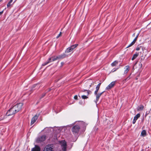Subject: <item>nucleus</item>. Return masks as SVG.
I'll use <instances>...</instances> for the list:
<instances>
[{"label":"nucleus","mask_w":151,"mask_h":151,"mask_svg":"<svg viewBox=\"0 0 151 151\" xmlns=\"http://www.w3.org/2000/svg\"><path fill=\"white\" fill-rule=\"evenodd\" d=\"M43 151H55L54 147L52 145H47L44 147Z\"/></svg>","instance_id":"1"},{"label":"nucleus","mask_w":151,"mask_h":151,"mask_svg":"<svg viewBox=\"0 0 151 151\" xmlns=\"http://www.w3.org/2000/svg\"><path fill=\"white\" fill-rule=\"evenodd\" d=\"M23 106V104L22 103H19L14 106L13 107L17 113L21 109Z\"/></svg>","instance_id":"2"},{"label":"nucleus","mask_w":151,"mask_h":151,"mask_svg":"<svg viewBox=\"0 0 151 151\" xmlns=\"http://www.w3.org/2000/svg\"><path fill=\"white\" fill-rule=\"evenodd\" d=\"M14 109L13 107L10 109L7 112L6 115L7 116H9L14 115L17 113V112Z\"/></svg>","instance_id":"3"},{"label":"nucleus","mask_w":151,"mask_h":151,"mask_svg":"<svg viewBox=\"0 0 151 151\" xmlns=\"http://www.w3.org/2000/svg\"><path fill=\"white\" fill-rule=\"evenodd\" d=\"M46 136L44 135L38 137L36 140V142L38 143H41L44 141L46 139Z\"/></svg>","instance_id":"4"},{"label":"nucleus","mask_w":151,"mask_h":151,"mask_svg":"<svg viewBox=\"0 0 151 151\" xmlns=\"http://www.w3.org/2000/svg\"><path fill=\"white\" fill-rule=\"evenodd\" d=\"M64 58V56L63 55H60L58 56H52L49 59H50V62H53L56 60L58 59L62 58Z\"/></svg>","instance_id":"5"},{"label":"nucleus","mask_w":151,"mask_h":151,"mask_svg":"<svg viewBox=\"0 0 151 151\" xmlns=\"http://www.w3.org/2000/svg\"><path fill=\"white\" fill-rule=\"evenodd\" d=\"M80 126L78 125H76L72 129V131L73 134L78 133L80 129Z\"/></svg>","instance_id":"6"},{"label":"nucleus","mask_w":151,"mask_h":151,"mask_svg":"<svg viewBox=\"0 0 151 151\" xmlns=\"http://www.w3.org/2000/svg\"><path fill=\"white\" fill-rule=\"evenodd\" d=\"M60 144L63 151H66V142L65 140L62 141L60 142Z\"/></svg>","instance_id":"7"},{"label":"nucleus","mask_w":151,"mask_h":151,"mask_svg":"<svg viewBox=\"0 0 151 151\" xmlns=\"http://www.w3.org/2000/svg\"><path fill=\"white\" fill-rule=\"evenodd\" d=\"M78 46V44H75L71 46L70 47H68L66 49V52L67 53H69L71 52Z\"/></svg>","instance_id":"8"},{"label":"nucleus","mask_w":151,"mask_h":151,"mask_svg":"<svg viewBox=\"0 0 151 151\" xmlns=\"http://www.w3.org/2000/svg\"><path fill=\"white\" fill-rule=\"evenodd\" d=\"M116 81L111 82L106 88V89L109 90L113 88L115 84Z\"/></svg>","instance_id":"9"},{"label":"nucleus","mask_w":151,"mask_h":151,"mask_svg":"<svg viewBox=\"0 0 151 151\" xmlns=\"http://www.w3.org/2000/svg\"><path fill=\"white\" fill-rule=\"evenodd\" d=\"M41 149L40 147L37 145H35V147L32 148L31 151H40Z\"/></svg>","instance_id":"10"},{"label":"nucleus","mask_w":151,"mask_h":151,"mask_svg":"<svg viewBox=\"0 0 151 151\" xmlns=\"http://www.w3.org/2000/svg\"><path fill=\"white\" fill-rule=\"evenodd\" d=\"M38 116L37 115H35L32 118L31 122V125L33 124L36 121L38 118Z\"/></svg>","instance_id":"11"},{"label":"nucleus","mask_w":151,"mask_h":151,"mask_svg":"<svg viewBox=\"0 0 151 151\" xmlns=\"http://www.w3.org/2000/svg\"><path fill=\"white\" fill-rule=\"evenodd\" d=\"M140 116V114H137L135 116H134L133 120V123L134 124L135 123L136 121Z\"/></svg>","instance_id":"12"},{"label":"nucleus","mask_w":151,"mask_h":151,"mask_svg":"<svg viewBox=\"0 0 151 151\" xmlns=\"http://www.w3.org/2000/svg\"><path fill=\"white\" fill-rule=\"evenodd\" d=\"M124 75L126 74L129 70L130 69L129 66L128 65L125 66L124 68Z\"/></svg>","instance_id":"13"},{"label":"nucleus","mask_w":151,"mask_h":151,"mask_svg":"<svg viewBox=\"0 0 151 151\" xmlns=\"http://www.w3.org/2000/svg\"><path fill=\"white\" fill-rule=\"evenodd\" d=\"M104 92H103L101 93L97 94V93L96 94H95L96 95V101H99V98L101 96V95Z\"/></svg>","instance_id":"14"},{"label":"nucleus","mask_w":151,"mask_h":151,"mask_svg":"<svg viewBox=\"0 0 151 151\" xmlns=\"http://www.w3.org/2000/svg\"><path fill=\"white\" fill-rule=\"evenodd\" d=\"M52 129V128L46 127L42 131H44L46 132H49L50 131L51 129Z\"/></svg>","instance_id":"15"},{"label":"nucleus","mask_w":151,"mask_h":151,"mask_svg":"<svg viewBox=\"0 0 151 151\" xmlns=\"http://www.w3.org/2000/svg\"><path fill=\"white\" fill-rule=\"evenodd\" d=\"M138 53H136L134 54L133 56V57L132 58V60H134L136 58H137V57L138 56Z\"/></svg>","instance_id":"16"},{"label":"nucleus","mask_w":151,"mask_h":151,"mask_svg":"<svg viewBox=\"0 0 151 151\" xmlns=\"http://www.w3.org/2000/svg\"><path fill=\"white\" fill-rule=\"evenodd\" d=\"M144 108V106L143 105H141L138 107L137 108V111H140L142 110Z\"/></svg>","instance_id":"17"},{"label":"nucleus","mask_w":151,"mask_h":151,"mask_svg":"<svg viewBox=\"0 0 151 151\" xmlns=\"http://www.w3.org/2000/svg\"><path fill=\"white\" fill-rule=\"evenodd\" d=\"M50 63V59H48V61L47 62L43 63L42 64V65L45 66Z\"/></svg>","instance_id":"18"},{"label":"nucleus","mask_w":151,"mask_h":151,"mask_svg":"<svg viewBox=\"0 0 151 151\" xmlns=\"http://www.w3.org/2000/svg\"><path fill=\"white\" fill-rule=\"evenodd\" d=\"M118 64V62L116 61H115L114 62H113L111 64V65L112 66H116Z\"/></svg>","instance_id":"19"},{"label":"nucleus","mask_w":151,"mask_h":151,"mask_svg":"<svg viewBox=\"0 0 151 151\" xmlns=\"http://www.w3.org/2000/svg\"><path fill=\"white\" fill-rule=\"evenodd\" d=\"M146 135V132L145 130H143L141 133V135L143 137Z\"/></svg>","instance_id":"20"},{"label":"nucleus","mask_w":151,"mask_h":151,"mask_svg":"<svg viewBox=\"0 0 151 151\" xmlns=\"http://www.w3.org/2000/svg\"><path fill=\"white\" fill-rule=\"evenodd\" d=\"M82 91L83 92L86 91L87 93V96H88L89 94L91 93V92L90 91L86 90H82Z\"/></svg>","instance_id":"21"},{"label":"nucleus","mask_w":151,"mask_h":151,"mask_svg":"<svg viewBox=\"0 0 151 151\" xmlns=\"http://www.w3.org/2000/svg\"><path fill=\"white\" fill-rule=\"evenodd\" d=\"M135 42L134 41H133L127 47V48H128L131 46H132V45H133Z\"/></svg>","instance_id":"22"},{"label":"nucleus","mask_w":151,"mask_h":151,"mask_svg":"<svg viewBox=\"0 0 151 151\" xmlns=\"http://www.w3.org/2000/svg\"><path fill=\"white\" fill-rule=\"evenodd\" d=\"M100 88L97 86L96 87V90L94 92V94H96Z\"/></svg>","instance_id":"23"},{"label":"nucleus","mask_w":151,"mask_h":151,"mask_svg":"<svg viewBox=\"0 0 151 151\" xmlns=\"http://www.w3.org/2000/svg\"><path fill=\"white\" fill-rule=\"evenodd\" d=\"M141 46H138L136 48V50L137 51H139L140 49H141Z\"/></svg>","instance_id":"24"},{"label":"nucleus","mask_w":151,"mask_h":151,"mask_svg":"<svg viewBox=\"0 0 151 151\" xmlns=\"http://www.w3.org/2000/svg\"><path fill=\"white\" fill-rule=\"evenodd\" d=\"M139 33H138L137 35L136 36V37H135V38H134V40L133 41L135 42H136V41H137V38H138V36H139Z\"/></svg>","instance_id":"25"},{"label":"nucleus","mask_w":151,"mask_h":151,"mask_svg":"<svg viewBox=\"0 0 151 151\" xmlns=\"http://www.w3.org/2000/svg\"><path fill=\"white\" fill-rule=\"evenodd\" d=\"M81 98L83 99H87L88 97L87 96L82 95L81 96Z\"/></svg>","instance_id":"26"},{"label":"nucleus","mask_w":151,"mask_h":151,"mask_svg":"<svg viewBox=\"0 0 151 151\" xmlns=\"http://www.w3.org/2000/svg\"><path fill=\"white\" fill-rule=\"evenodd\" d=\"M118 68H114L111 71V72L113 73L116 71L117 69H118Z\"/></svg>","instance_id":"27"},{"label":"nucleus","mask_w":151,"mask_h":151,"mask_svg":"<svg viewBox=\"0 0 151 151\" xmlns=\"http://www.w3.org/2000/svg\"><path fill=\"white\" fill-rule=\"evenodd\" d=\"M14 2H13L12 3V4H11L9 2L7 4V7H10V6H11L12 4H13Z\"/></svg>","instance_id":"28"},{"label":"nucleus","mask_w":151,"mask_h":151,"mask_svg":"<svg viewBox=\"0 0 151 151\" xmlns=\"http://www.w3.org/2000/svg\"><path fill=\"white\" fill-rule=\"evenodd\" d=\"M62 34V32H60V33L58 34V35L57 36L56 38H58Z\"/></svg>","instance_id":"29"},{"label":"nucleus","mask_w":151,"mask_h":151,"mask_svg":"<svg viewBox=\"0 0 151 151\" xmlns=\"http://www.w3.org/2000/svg\"><path fill=\"white\" fill-rule=\"evenodd\" d=\"M149 113V112H148V111H147L146 113V114H145V116H147V115Z\"/></svg>","instance_id":"30"},{"label":"nucleus","mask_w":151,"mask_h":151,"mask_svg":"<svg viewBox=\"0 0 151 151\" xmlns=\"http://www.w3.org/2000/svg\"><path fill=\"white\" fill-rule=\"evenodd\" d=\"M145 48L142 46H141V49L142 50H144L145 49Z\"/></svg>","instance_id":"31"},{"label":"nucleus","mask_w":151,"mask_h":151,"mask_svg":"<svg viewBox=\"0 0 151 151\" xmlns=\"http://www.w3.org/2000/svg\"><path fill=\"white\" fill-rule=\"evenodd\" d=\"M74 99H77V98H78L77 96V95H75V96H74Z\"/></svg>","instance_id":"32"},{"label":"nucleus","mask_w":151,"mask_h":151,"mask_svg":"<svg viewBox=\"0 0 151 151\" xmlns=\"http://www.w3.org/2000/svg\"><path fill=\"white\" fill-rule=\"evenodd\" d=\"M101 84V83H99L98 84L97 86H96L100 88V86Z\"/></svg>","instance_id":"33"},{"label":"nucleus","mask_w":151,"mask_h":151,"mask_svg":"<svg viewBox=\"0 0 151 151\" xmlns=\"http://www.w3.org/2000/svg\"><path fill=\"white\" fill-rule=\"evenodd\" d=\"M45 93H44V94H43L42 95V98L43 97L45 96Z\"/></svg>","instance_id":"34"},{"label":"nucleus","mask_w":151,"mask_h":151,"mask_svg":"<svg viewBox=\"0 0 151 151\" xmlns=\"http://www.w3.org/2000/svg\"><path fill=\"white\" fill-rule=\"evenodd\" d=\"M13 0H10L9 1V3L11 4V3L12 2Z\"/></svg>","instance_id":"35"},{"label":"nucleus","mask_w":151,"mask_h":151,"mask_svg":"<svg viewBox=\"0 0 151 151\" xmlns=\"http://www.w3.org/2000/svg\"><path fill=\"white\" fill-rule=\"evenodd\" d=\"M3 11L0 12V15H1L3 13Z\"/></svg>","instance_id":"36"},{"label":"nucleus","mask_w":151,"mask_h":151,"mask_svg":"<svg viewBox=\"0 0 151 151\" xmlns=\"http://www.w3.org/2000/svg\"><path fill=\"white\" fill-rule=\"evenodd\" d=\"M130 78L129 76L127 78V80H129L130 79Z\"/></svg>","instance_id":"37"},{"label":"nucleus","mask_w":151,"mask_h":151,"mask_svg":"<svg viewBox=\"0 0 151 151\" xmlns=\"http://www.w3.org/2000/svg\"><path fill=\"white\" fill-rule=\"evenodd\" d=\"M64 63L63 62H62L61 63V64L62 66L64 64Z\"/></svg>","instance_id":"38"},{"label":"nucleus","mask_w":151,"mask_h":151,"mask_svg":"<svg viewBox=\"0 0 151 151\" xmlns=\"http://www.w3.org/2000/svg\"><path fill=\"white\" fill-rule=\"evenodd\" d=\"M127 80V78H126V79H125L124 80V82H125V81H126Z\"/></svg>","instance_id":"39"},{"label":"nucleus","mask_w":151,"mask_h":151,"mask_svg":"<svg viewBox=\"0 0 151 151\" xmlns=\"http://www.w3.org/2000/svg\"><path fill=\"white\" fill-rule=\"evenodd\" d=\"M135 33H134L133 35H132V36L133 37H134L135 36Z\"/></svg>","instance_id":"40"},{"label":"nucleus","mask_w":151,"mask_h":151,"mask_svg":"<svg viewBox=\"0 0 151 151\" xmlns=\"http://www.w3.org/2000/svg\"><path fill=\"white\" fill-rule=\"evenodd\" d=\"M90 87H91V85H90Z\"/></svg>","instance_id":"41"}]
</instances>
